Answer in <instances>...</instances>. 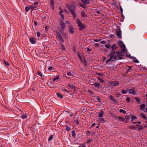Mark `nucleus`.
Listing matches in <instances>:
<instances>
[{
	"label": "nucleus",
	"mask_w": 147,
	"mask_h": 147,
	"mask_svg": "<svg viewBox=\"0 0 147 147\" xmlns=\"http://www.w3.org/2000/svg\"><path fill=\"white\" fill-rule=\"evenodd\" d=\"M36 8V6L31 5L30 6L26 7L25 8V10L27 12L29 11L30 9H32V14L36 16V13L37 11H34V8Z\"/></svg>",
	"instance_id": "obj_1"
},
{
	"label": "nucleus",
	"mask_w": 147,
	"mask_h": 147,
	"mask_svg": "<svg viewBox=\"0 0 147 147\" xmlns=\"http://www.w3.org/2000/svg\"><path fill=\"white\" fill-rule=\"evenodd\" d=\"M76 21L78 26L79 27L80 30H82L84 29L85 27V26L81 22L79 19L78 18H76Z\"/></svg>",
	"instance_id": "obj_2"
},
{
	"label": "nucleus",
	"mask_w": 147,
	"mask_h": 147,
	"mask_svg": "<svg viewBox=\"0 0 147 147\" xmlns=\"http://www.w3.org/2000/svg\"><path fill=\"white\" fill-rule=\"evenodd\" d=\"M59 23L60 26V30L61 31V30L62 31L64 30L65 28V22L61 20H60Z\"/></svg>",
	"instance_id": "obj_3"
},
{
	"label": "nucleus",
	"mask_w": 147,
	"mask_h": 147,
	"mask_svg": "<svg viewBox=\"0 0 147 147\" xmlns=\"http://www.w3.org/2000/svg\"><path fill=\"white\" fill-rule=\"evenodd\" d=\"M119 44L121 48L122 49V51L123 52H125L127 51L126 50L125 46L123 43L120 41L119 42Z\"/></svg>",
	"instance_id": "obj_4"
},
{
	"label": "nucleus",
	"mask_w": 147,
	"mask_h": 147,
	"mask_svg": "<svg viewBox=\"0 0 147 147\" xmlns=\"http://www.w3.org/2000/svg\"><path fill=\"white\" fill-rule=\"evenodd\" d=\"M68 9L74 18H76L77 16L73 8L72 7H69Z\"/></svg>",
	"instance_id": "obj_5"
},
{
	"label": "nucleus",
	"mask_w": 147,
	"mask_h": 147,
	"mask_svg": "<svg viewBox=\"0 0 147 147\" xmlns=\"http://www.w3.org/2000/svg\"><path fill=\"white\" fill-rule=\"evenodd\" d=\"M128 93L134 95H137L138 94V93L133 89H128Z\"/></svg>",
	"instance_id": "obj_6"
},
{
	"label": "nucleus",
	"mask_w": 147,
	"mask_h": 147,
	"mask_svg": "<svg viewBox=\"0 0 147 147\" xmlns=\"http://www.w3.org/2000/svg\"><path fill=\"white\" fill-rule=\"evenodd\" d=\"M109 84L113 86H116L119 85V83L117 81H115L113 82H110Z\"/></svg>",
	"instance_id": "obj_7"
},
{
	"label": "nucleus",
	"mask_w": 147,
	"mask_h": 147,
	"mask_svg": "<svg viewBox=\"0 0 147 147\" xmlns=\"http://www.w3.org/2000/svg\"><path fill=\"white\" fill-rule=\"evenodd\" d=\"M57 37L58 39L61 42H64V40L63 38L62 37L60 33L59 32H57Z\"/></svg>",
	"instance_id": "obj_8"
},
{
	"label": "nucleus",
	"mask_w": 147,
	"mask_h": 147,
	"mask_svg": "<svg viewBox=\"0 0 147 147\" xmlns=\"http://www.w3.org/2000/svg\"><path fill=\"white\" fill-rule=\"evenodd\" d=\"M116 34L119 38H121V32L120 29H118L116 31Z\"/></svg>",
	"instance_id": "obj_9"
},
{
	"label": "nucleus",
	"mask_w": 147,
	"mask_h": 147,
	"mask_svg": "<svg viewBox=\"0 0 147 147\" xmlns=\"http://www.w3.org/2000/svg\"><path fill=\"white\" fill-rule=\"evenodd\" d=\"M37 74L40 76V78L42 80H43L44 78V76L41 72L37 71Z\"/></svg>",
	"instance_id": "obj_10"
},
{
	"label": "nucleus",
	"mask_w": 147,
	"mask_h": 147,
	"mask_svg": "<svg viewBox=\"0 0 147 147\" xmlns=\"http://www.w3.org/2000/svg\"><path fill=\"white\" fill-rule=\"evenodd\" d=\"M109 99L115 102L116 103H117V100L114 98L112 96H111L109 97Z\"/></svg>",
	"instance_id": "obj_11"
},
{
	"label": "nucleus",
	"mask_w": 147,
	"mask_h": 147,
	"mask_svg": "<svg viewBox=\"0 0 147 147\" xmlns=\"http://www.w3.org/2000/svg\"><path fill=\"white\" fill-rule=\"evenodd\" d=\"M110 56H111L110 57V58L107 60V63H108L110 62L111 60L113 59L114 58H115L116 57V56H114V55H111Z\"/></svg>",
	"instance_id": "obj_12"
},
{
	"label": "nucleus",
	"mask_w": 147,
	"mask_h": 147,
	"mask_svg": "<svg viewBox=\"0 0 147 147\" xmlns=\"http://www.w3.org/2000/svg\"><path fill=\"white\" fill-rule=\"evenodd\" d=\"M37 25V22H36V21L34 20V24L32 25V28L34 29V31H36V26Z\"/></svg>",
	"instance_id": "obj_13"
},
{
	"label": "nucleus",
	"mask_w": 147,
	"mask_h": 147,
	"mask_svg": "<svg viewBox=\"0 0 147 147\" xmlns=\"http://www.w3.org/2000/svg\"><path fill=\"white\" fill-rule=\"evenodd\" d=\"M78 57L80 60L82 62L84 63V65H86L87 63L84 60L82 59V58L80 56V54L78 55Z\"/></svg>",
	"instance_id": "obj_14"
},
{
	"label": "nucleus",
	"mask_w": 147,
	"mask_h": 147,
	"mask_svg": "<svg viewBox=\"0 0 147 147\" xmlns=\"http://www.w3.org/2000/svg\"><path fill=\"white\" fill-rule=\"evenodd\" d=\"M138 127V130L140 131L142 130L143 129V126L140 125H136Z\"/></svg>",
	"instance_id": "obj_15"
},
{
	"label": "nucleus",
	"mask_w": 147,
	"mask_h": 147,
	"mask_svg": "<svg viewBox=\"0 0 147 147\" xmlns=\"http://www.w3.org/2000/svg\"><path fill=\"white\" fill-rule=\"evenodd\" d=\"M69 32L72 34L74 33V28L73 27L70 26L69 27Z\"/></svg>",
	"instance_id": "obj_16"
},
{
	"label": "nucleus",
	"mask_w": 147,
	"mask_h": 147,
	"mask_svg": "<svg viewBox=\"0 0 147 147\" xmlns=\"http://www.w3.org/2000/svg\"><path fill=\"white\" fill-rule=\"evenodd\" d=\"M104 114V112L102 110H101L99 113L98 116L100 118H102V117Z\"/></svg>",
	"instance_id": "obj_17"
},
{
	"label": "nucleus",
	"mask_w": 147,
	"mask_h": 147,
	"mask_svg": "<svg viewBox=\"0 0 147 147\" xmlns=\"http://www.w3.org/2000/svg\"><path fill=\"white\" fill-rule=\"evenodd\" d=\"M137 117L136 116L134 115H132L131 117V122H134V120H136L137 119Z\"/></svg>",
	"instance_id": "obj_18"
},
{
	"label": "nucleus",
	"mask_w": 147,
	"mask_h": 147,
	"mask_svg": "<svg viewBox=\"0 0 147 147\" xmlns=\"http://www.w3.org/2000/svg\"><path fill=\"white\" fill-rule=\"evenodd\" d=\"M128 127L129 129H135L136 128L135 126L132 125H131L128 126Z\"/></svg>",
	"instance_id": "obj_19"
},
{
	"label": "nucleus",
	"mask_w": 147,
	"mask_h": 147,
	"mask_svg": "<svg viewBox=\"0 0 147 147\" xmlns=\"http://www.w3.org/2000/svg\"><path fill=\"white\" fill-rule=\"evenodd\" d=\"M145 108H146V106H145V105L144 104H142V105H141L140 106V110H142L143 111L145 109Z\"/></svg>",
	"instance_id": "obj_20"
},
{
	"label": "nucleus",
	"mask_w": 147,
	"mask_h": 147,
	"mask_svg": "<svg viewBox=\"0 0 147 147\" xmlns=\"http://www.w3.org/2000/svg\"><path fill=\"white\" fill-rule=\"evenodd\" d=\"M63 12V11L62 10H61L59 12V14L61 16V18L62 19L64 20V16L62 14Z\"/></svg>",
	"instance_id": "obj_21"
},
{
	"label": "nucleus",
	"mask_w": 147,
	"mask_h": 147,
	"mask_svg": "<svg viewBox=\"0 0 147 147\" xmlns=\"http://www.w3.org/2000/svg\"><path fill=\"white\" fill-rule=\"evenodd\" d=\"M30 42L32 44L36 43V41L33 38H31L30 39Z\"/></svg>",
	"instance_id": "obj_22"
},
{
	"label": "nucleus",
	"mask_w": 147,
	"mask_h": 147,
	"mask_svg": "<svg viewBox=\"0 0 147 147\" xmlns=\"http://www.w3.org/2000/svg\"><path fill=\"white\" fill-rule=\"evenodd\" d=\"M116 54L119 57L121 56H122V54L121 51H117L116 52Z\"/></svg>",
	"instance_id": "obj_23"
},
{
	"label": "nucleus",
	"mask_w": 147,
	"mask_h": 147,
	"mask_svg": "<svg viewBox=\"0 0 147 147\" xmlns=\"http://www.w3.org/2000/svg\"><path fill=\"white\" fill-rule=\"evenodd\" d=\"M97 121L99 123L104 122L105 121V118H102L98 119Z\"/></svg>",
	"instance_id": "obj_24"
},
{
	"label": "nucleus",
	"mask_w": 147,
	"mask_h": 147,
	"mask_svg": "<svg viewBox=\"0 0 147 147\" xmlns=\"http://www.w3.org/2000/svg\"><path fill=\"white\" fill-rule=\"evenodd\" d=\"M117 119L118 120L121 121H125V119L124 117H121V116H119L118 117Z\"/></svg>",
	"instance_id": "obj_25"
},
{
	"label": "nucleus",
	"mask_w": 147,
	"mask_h": 147,
	"mask_svg": "<svg viewBox=\"0 0 147 147\" xmlns=\"http://www.w3.org/2000/svg\"><path fill=\"white\" fill-rule=\"evenodd\" d=\"M121 93L123 94H126L127 93H128V89L126 90H125L124 89H123L121 91Z\"/></svg>",
	"instance_id": "obj_26"
},
{
	"label": "nucleus",
	"mask_w": 147,
	"mask_h": 147,
	"mask_svg": "<svg viewBox=\"0 0 147 147\" xmlns=\"http://www.w3.org/2000/svg\"><path fill=\"white\" fill-rule=\"evenodd\" d=\"M81 16L83 18H85L87 16V15L85 14V13L83 11H82L81 13Z\"/></svg>",
	"instance_id": "obj_27"
},
{
	"label": "nucleus",
	"mask_w": 147,
	"mask_h": 147,
	"mask_svg": "<svg viewBox=\"0 0 147 147\" xmlns=\"http://www.w3.org/2000/svg\"><path fill=\"white\" fill-rule=\"evenodd\" d=\"M53 135H51L48 139V141H51L52 139H53Z\"/></svg>",
	"instance_id": "obj_28"
},
{
	"label": "nucleus",
	"mask_w": 147,
	"mask_h": 147,
	"mask_svg": "<svg viewBox=\"0 0 147 147\" xmlns=\"http://www.w3.org/2000/svg\"><path fill=\"white\" fill-rule=\"evenodd\" d=\"M68 86L72 89H75V87L74 86L73 84H69L68 85Z\"/></svg>",
	"instance_id": "obj_29"
},
{
	"label": "nucleus",
	"mask_w": 147,
	"mask_h": 147,
	"mask_svg": "<svg viewBox=\"0 0 147 147\" xmlns=\"http://www.w3.org/2000/svg\"><path fill=\"white\" fill-rule=\"evenodd\" d=\"M52 8L53 9L54 7V2L53 0H51L50 2Z\"/></svg>",
	"instance_id": "obj_30"
},
{
	"label": "nucleus",
	"mask_w": 147,
	"mask_h": 147,
	"mask_svg": "<svg viewBox=\"0 0 147 147\" xmlns=\"http://www.w3.org/2000/svg\"><path fill=\"white\" fill-rule=\"evenodd\" d=\"M115 51L114 50H112L111 52L109 53V55H114V54H115Z\"/></svg>",
	"instance_id": "obj_31"
},
{
	"label": "nucleus",
	"mask_w": 147,
	"mask_h": 147,
	"mask_svg": "<svg viewBox=\"0 0 147 147\" xmlns=\"http://www.w3.org/2000/svg\"><path fill=\"white\" fill-rule=\"evenodd\" d=\"M141 116L144 119H146L147 117L144 114L142 113L141 115Z\"/></svg>",
	"instance_id": "obj_32"
},
{
	"label": "nucleus",
	"mask_w": 147,
	"mask_h": 147,
	"mask_svg": "<svg viewBox=\"0 0 147 147\" xmlns=\"http://www.w3.org/2000/svg\"><path fill=\"white\" fill-rule=\"evenodd\" d=\"M59 79V76H57L56 77L53 78L52 80L53 81H56Z\"/></svg>",
	"instance_id": "obj_33"
},
{
	"label": "nucleus",
	"mask_w": 147,
	"mask_h": 147,
	"mask_svg": "<svg viewBox=\"0 0 147 147\" xmlns=\"http://www.w3.org/2000/svg\"><path fill=\"white\" fill-rule=\"evenodd\" d=\"M134 61V62H135L136 63H139V61L137 59L135 58V57H132Z\"/></svg>",
	"instance_id": "obj_34"
},
{
	"label": "nucleus",
	"mask_w": 147,
	"mask_h": 147,
	"mask_svg": "<svg viewBox=\"0 0 147 147\" xmlns=\"http://www.w3.org/2000/svg\"><path fill=\"white\" fill-rule=\"evenodd\" d=\"M57 96L58 97L61 98H63V96L60 93H57L56 94Z\"/></svg>",
	"instance_id": "obj_35"
},
{
	"label": "nucleus",
	"mask_w": 147,
	"mask_h": 147,
	"mask_svg": "<svg viewBox=\"0 0 147 147\" xmlns=\"http://www.w3.org/2000/svg\"><path fill=\"white\" fill-rule=\"evenodd\" d=\"M27 116L26 115H21V118L22 119H26L27 118Z\"/></svg>",
	"instance_id": "obj_36"
},
{
	"label": "nucleus",
	"mask_w": 147,
	"mask_h": 147,
	"mask_svg": "<svg viewBox=\"0 0 147 147\" xmlns=\"http://www.w3.org/2000/svg\"><path fill=\"white\" fill-rule=\"evenodd\" d=\"M119 111L120 113L122 112L124 114H125L126 113V111L125 110L123 109H120L119 110Z\"/></svg>",
	"instance_id": "obj_37"
},
{
	"label": "nucleus",
	"mask_w": 147,
	"mask_h": 147,
	"mask_svg": "<svg viewBox=\"0 0 147 147\" xmlns=\"http://www.w3.org/2000/svg\"><path fill=\"white\" fill-rule=\"evenodd\" d=\"M105 47L107 49H109L111 47V46L109 44L105 45Z\"/></svg>",
	"instance_id": "obj_38"
},
{
	"label": "nucleus",
	"mask_w": 147,
	"mask_h": 147,
	"mask_svg": "<svg viewBox=\"0 0 147 147\" xmlns=\"http://www.w3.org/2000/svg\"><path fill=\"white\" fill-rule=\"evenodd\" d=\"M72 135L73 137H75L76 136V134L75 131L73 130L71 132Z\"/></svg>",
	"instance_id": "obj_39"
},
{
	"label": "nucleus",
	"mask_w": 147,
	"mask_h": 147,
	"mask_svg": "<svg viewBox=\"0 0 147 147\" xmlns=\"http://www.w3.org/2000/svg\"><path fill=\"white\" fill-rule=\"evenodd\" d=\"M136 101L139 104H140V101L139 99L138 98L136 97Z\"/></svg>",
	"instance_id": "obj_40"
},
{
	"label": "nucleus",
	"mask_w": 147,
	"mask_h": 147,
	"mask_svg": "<svg viewBox=\"0 0 147 147\" xmlns=\"http://www.w3.org/2000/svg\"><path fill=\"white\" fill-rule=\"evenodd\" d=\"M3 62H4V63L5 64V65H7V66H9V63H8L5 60H3Z\"/></svg>",
	"instance_id": "obj_41"
},
{
	"label": "nucleus",
	"mask_w": 147,
	"mask_h": 147,
	"mask_svg": "<svg viewBox=\"0 0 147 147\" xmlns=\"http://www.w3.org/2000/svg\"><path fill=\"white\" fill-rule=\"evenodd\" d=\"M116 48V45L115 44H113L112 46V50H114Z\"/></svg>",
	"instance_id": "obj_42"
},
{
	"label": "nucleus",
	"mask_w": 147,
	"mask_h": 147,
	"mask_svg": "<svg viewBox=\"0 0 147 147\" xmlns=\"http://www.w3.org/2000/svg\"><path fill=\"white\" fill-rule=\"evenodd\" d=\"M94 85L96 86V87H98L99 86L100 84L99 83L95 82L94 83Z\"/></svg>",
	"instance_id": "obj_43"
},
{
	"label": "nucleus",
	"mask_w": 147,
	"mask_h": 147,
	"mask_svg": "<svg viewBox=\"0 0 147 147\" xmlns=\"http://www.w3.org/2000/svg\"><path fill=\"white\" fill-rule=\"evenodd\" d=\"M98 78L99 80V81L100 82H104V80H103L102 79L100 78H99V77H98Z\"/></svg>",
	"instance_id": "obj_44"
},
{
	"label": "nucleus",
	"mask_w": 147,
	"mask_h": 147,
	"mask_svg": "<svg viewBox=\"0 0 147 147\" xmlns=\"http://www.w3.org/2000/svg\"><path fill=\"white\" fill-rule=\"evenodd\" d=\"M67 75L68 76H73V75L70 72H68L67 73Z\"/></svg>",
	"instance_id": "obj_45"
},
{
	"label": "nucleus",
	"mask_w": 147,
	"mask_h": 147,
	"mask_svg": "<svg viewBox=\"0 0 147 147\" xmlns=\"http://www.w3.org/2000/svg\"><path fill=\"white\" fill-rule=\"evenodd\" d=\"M86 146L85 144V143H84L82 145H81L79 146L78 147H86Z\"/></svg>",
	"instance_id": "obj_46"
},
{
	"label": "nucleus",
	"mask_w": 147,
	"mask_h": 147,
	"mask_svg": "<svg viewBox=\"0 0 147 147\" xmlns=\"http://www.w3.org/2000/svg\"><path fill=\"white\" fill-rule=\"evenodd\" d=\"M101 44H105L106 43V42L105 40H102L100 42Z\"/></svg>",
	"instance_id": "obj_47"
},
{
	"label": "nucleus",
	"mask_w": 147,
	"mask_h": 147,
	"mask_svg": "<svg viewBox=\"0 0 147 147\" xmlns=\"http://www.w3.org/2000/svg\"><path fill=\"white\" fill-rule=\"evenodd\" d=\"M137 123H138L139 124H140L141 123L140 121H138V122H133V124H135Z\"/></svg>",
	"instance_id": "obj_48"
},
{
	"label": "nucleus",
	"mask_w": 147,
	"mask_h": 147,
	"mask_svg": "<svg viewBox=\"0 0 147 147\" xmlns=\"http://www.w3.org/2000/svg\"><path fill=\"white\" fill-rule=\"evenodd\" d=\"M97 99L99 101H100L101 99L100 97L99 96H97Z\"/></svg>",
	"instance_id": "obj_49"
},
{
	"label": "nucleus",
	"mask_w": 147,
	"mask_h": 147,
	"mask_svg": "<svg viewBox=\"0 0 147 147\" xmlns=\"http://www.w3.org/2000/svg\"><path fill=\"white\" fill-rule=\"evenodd\" d=\"M53 68L52 67L50 66L48 68V69L49 70H51L53 69Z\"/></svg>",
	"instance_id": "obj_50"
},
{
	"label": "nucleus",
	"mask_w": 147,
	"mask_h": 147,
	"mask_svg": "<svg viewBox=\"0 0 147 147\" xmlns=\"http://www.w3.org/2000/svg\"><path fill=\"white\" fill-rule=\"evenodd\" d=\"M76 123L78 125H79V124L80 123L78 121V120H76Z\"/></svg>",
	"instance_id": "obj_51"
},
{
	"label": "nucleus",
	"mask_w": 147,
	"mask_h": 147,
	"mask_svg": "<svg viewBox=\"0 0 147 147\" xmlns=\"http://www.w3.org/2000/svg\"><path fill=\"white\" fill-rule=\"evenodd\" d=\"M32 3V4H34L35 5H37V2H32V3Z\"/></svg>",
	"instance_id": "obj_52"
},
{
	"label": "nucleus",
	"mask_w": 147,
	"mask_h": 147,
	"mask_svg": "<svg viewBox=\"0 0 147 147\" xmlns=\"http://www.w3.org/2000/svg\"><path fill=\"white\" fill-rule=\"evenodd\" d=\"M100 40H98V39H95L94 40V41L95 42H97L99 41Z\"/></svg>",
	"instance_id": "obj_53"
},
{
	"label": "nucleus",
	"mask_w": 147,
	"mask_h": 147,
	"mask_svg": "<svg viewBox=\"0 0 147 147\" xmlns=\"http://www.w3.org/2000/svg\"><path fill=\"white\" fill-rule=\"evenodd\" d=\"M121 95V94H119V93H118L116 94V96H117L118 97H119V95Z\"/></svg>",
	"instance_id": "obj_54"
},
{
	"label": "nucleus",
	"mask_w": 147,
	"mask_h": 147,
	"mask_svg": "<svg viewBox=\"0 0 147 147\" xmlns=\"http://www.w3.org/2000/svg\"><path fill=\"white\" fill-rule=\"evenodd\" d=\"M110 37L111 38H113L114 37V35L113 34H110Z\"/></svg>",
	"instance_id": "obj_55"
},
{
	"label": "nucleus",
	"mask_w": 147,
	"mask_h": 147,
	"mask_svg": "<svg viewBox=\"0 0 147 147\" xmlns=\"http://www.w3.org/2000/svg\"><path fill=\"white\" fill-rule=\"evenodd\" d=\"M66 129L67 131H68L69 129L70 128L69 127H66Z\"/></svg>",
	"instance_id": "obj_56"
},
{
	"label": "nucleus",
	"mask_w": 147,
	"mask_h": 147,
	"mask_svg": "<svg viewBox=\"0 0 147 147\" xmlns=\"http://www.w3.org/2000/svg\"><path fill=\"white\" fill-rule=\"evenodd\" d=\"M91 140H92V139L88 140L87 141V142L89 143V142H90L91 141Z\"/></svg>",
	"instance_id": "obj_57"
},
{
	"label": "nucleus",
	"mask_w": 147,
	"mask_h": 147,
	"mask_svg": "<svg viewBox=\"0 0 147 147\" xmlns=\"http://www.w3.org/2000/svg\"><path fill=\"white\" fill-rule=\"evenodd\" d=\"M130 98H127V102H129V101H130Z\"/></svg>",
	"instance_id": "obj_58"
},
{
	"label": "nucleus",
	"mask_w": 147,
	"mask_h": 147,
	"mask_svg": "<svg viewBox=\"0 0 147 147\" xmlns=\"http://www.w3.org/2000/svg\"><path fill=\"white\" fill-rule=\"evenodd\" d=\"M40 36V34L39 32H37V36L39 37Z\"/></svg>",
	"instance_id": "obj_59"
},
{
	"label": "nucleus",
	"mask_w": 147,
	"mask_h": 147,
	"mask_svg": "<svg viewBox=\"0 0 147 147\" xmlns=\"http://www.w3.org/2000/svg\"><path fill=\"white\" fill-rule=\"evenodd\" d=\"M125 118H126V119H130V117H126V116H125Z\"/></svg>",
	"instance_id": "obj_60"
},
{
	"label": "nucleus",
	"mask_w": 147,
	"mask_h": 147,
	"mask_svg": "<svg viewBox=\"0 0 147 147\" xmlns=\"http://www.w3.org/2000/svg\"><path fill=\"white\" fill-rule=\"evenodd\" d=\"M49 85L51 88V83H49Z\"/></svg>",
	"instance_id": "obj_61"
},
{
	"label": "nucleus",
	"mask_w": 147,
	"mask_h": 147,
	"mask_svg": "<svg viewBox=\"0 0 147 147\" xmlns=\"http://www.w3.org/2000/svg\"><path fill=\"white\" fill-rule=\"evenodd\" d=\"M70 116H71V117H72L73 116V115H73V113H72L71 114H70Z\"/></svg>",
	"instance_id": "obj_62"
},
{
	"label": "nucleus",
	"mask_w": 147,
	"mask_h": 147,
	"mask_svg": "<svg viewBox=\"0 0 147 147\" xmlns=\"http://www.w3.org/2000/svg\"><path fill=\"white\" fill-rule=\"evenodd\" d=\"M87 50H88V51H91V50H90L89 48H87Z\"/></svg>",
	"instance_id": "obj_63"
},
{
	"label": "nucleus",
	"mask_w": 147,
	"mask_h": 147,
	"mask_svg": "<svg viewBox=\"0 0 147 147\" xmlns=\"http://www.w3.org/2000/svg\"><path fill=\"white\" fill-rule=\"evenodd\" d=\"M95 125V123H93L92 125V126H94Z\"/></svg>",
	"instance_id": "obj_64"
}]
</instances>
